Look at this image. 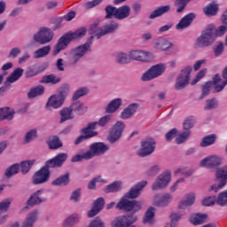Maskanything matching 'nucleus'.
I'll return each instance as SVG.
<instances>
[{
	"mask_svg": "<svg viewBox=\"0 0 227 227\" xmlns=\"http://www.w3.org/2000/svg\"><path fill=\"white\" fill-rule=\"evenodd\" d=\"M86 35V27H81L75 30L73 33H67L61 36L57 44L54 46L53 49V55L58 56L60 51H64L66 47H68V43L72 42V40H77L79 38H82Z\"/></svg>",
	"mask_w": 227,
	"mask_h": 227,
	"instance_id": "f257e3e1",
	"label": "nucleus"
},
{
	"mask_svg": "<svg viewBox=\"0 0 227 227\" xmlns=\"http://www.w3.org/2000/svg\"><path fill=\"white\" fill-rule=\"evenodd\" d=\"M215 27L211 24L201 31V34L195 41L196 47L205 49V47H210V45L215 42V34L214 33Z\"/></svg>",
	"mask_w": 227,
	"mask_h": 227,
	"instance_id": "f03ea898",
	"label": "nucleus"
},
{
	"mask_svg": "<svg viewBox=\"0 0 227 227\" xmlns=\"http://www.w3.org/2000/svg\"><path fill=\"white\" fill-rule=\"evenodd\" d=\"M92 40L93 36H91L84 44H82L71 50L69 54V62L71 63V65H75V63H77L81 59V58L86 55V52H88L90 47H91Z\"/></svg>",
	"mask_w": 227,
	"mask_h": 227,
	"instance_id": "7ed1b4c3",
	"label": "nucleus"
},
{
	"mask_svg": "<svg viewBox=\"0 0 227 227\" xmlns=\"http://www.w3.org/2000/svg\"><path fill=\"white\" fill-rule=\"evenodd\" d=\"M164 72H166V64L160 63L154 65L142 74L141 81H143L144 82H148V81H153V79L160 77V75H162Z\"/></svg>",
	"mask_w": 227,
	"mask_h": 227,
	"instance_id": "20e7f679",
	"label": "nucleus"
},
{
	"mask_svg": "<svg viewBox=\"0 0 227 227\" xmlns=\"http://www.w3.org/2000/svg\"><path fill=\"white\" fill-rule=\"evenodd\" d=\"M52 38H54V32L52 29L45 27H41L33 35V40L35 41L36 43H40V45H45V43L52 42Z\"/></svg>",
	"mask_w": 227,
	"mask_h": 227,
	"instance_id": "39448f33",
	"label": "nucleus"
},
{
	"mask_svg": "<svg viewBox=\"0 0 227 227\" xmlns=\"http://www.w3.org/2000/svg\"><path fill=\"white\" fill-rule=\"evenodd\" d=\"M171 170H165L156 177V180L152 184V190L160 191L166 189L171 184Z\"/></svg>",
	"mask_w": 227,
	"mask_h": 227,
	"instance_id": "423d86ee",
	"label": "nucleus"
},
{
	"mask_svg": "<svg viewBox=\"0 0 227 227\" xmlns=\"http://www.w3.org/2000/svg\"><path fill=\"white\" fill-rule=\"evenodd\" d=\"M215 177L220 180V183L211 185L209 191H213V192H219V191L223 189L224 185L227 184V166L216 168Z\"/></svg>",
	"mask_w": 227,
	"mask_h": 227,
	"instance_id": "0eeeda50",
	"label": "nucleus"
},
{
	"mask_svg": "<svg viewBox=\"0 0 227 227\" xmlns=\"http://www.w3.org/2000/svg\"><path fill=\"white\" fill-rule=\"evenodd\" d=\"M155 56L151 51L143 50H133L129 51V59L140 61L141 63H150L153 61Z\"/></svg>",
	"mask_w": 227,
	"mask_h": 227,
	"instance_id": "6e6552de",
	"label": "nucleus"
},
{
	"mask_svg": "<svg viewBox=\"0 0 227 227\" xmlns=\"http://www.w3.org/2000/svg\"><path fill=\"white\" fill-rule=\"evenodd\" d=\"M117 208L119 210H125L126 212H137L141 210L143 204L140 201L137 200H129L128 199L122 198L118 203H117Z\"/></svg>",
	"mask_w": 227,
	"mask_h": 227,
	"instance_id": "1a4fd4ad",
	"label": "nucleus"
},
{
	"mask_svg": "<svg viewBox=\"0 0 227 227\" xmlns=\"http://www.w3.org/2000/svg\"><path fill=\"white\" fill-rule=\"evenodd\" d=\"M222 164L223 158L219 155L212 154L202 159L200 166V168H206V169H217Z\"/></svg>",
	"mask_w": 227,
	"mask_h": 227,
	"instance_id": "9d476101",
	"label": "nucleus"
},
{
	"mask_svg": "<svg viewBox=\"0 0 227 227\" xmlns=\"http://www.w3.org/2000/svg\"><path fill=\"white\" fill-rule=\"evenodd\" d=\"M155 152V140L153 138H145L141 142V148L137 152L139 157H148Z\"/></svg>",
	"mask_w": 227,
	"mask_h": 227,
	"instance_id": "9b49d317",
	"label": "nucleus"
},
{
	"mask_svg": "<svg viewBox=\"0 0 227 227\" xmlns=\"http://www.w3.org/2000/svg\"><path fill=\"white\" fill-rule=\"evenodd\" d=\"M109 150V146L103 142H96L90 145L89 150H87V154L89 155V159H93V157H100V155H104L106 152Z\"/></svg>",
	"mask_w": 227,
	"mask_h": 227,
	"instance_id": "f8f14e48",
	"label": "nucleus"
},
{
	"mask_svg": "<svg viewBox=\"0 0 227 227\" xmlns=\"http://www.w3.org/2000/svg\"><path fill=\"white\" fill-rule=\"evenodd\" d=\"M191 72H192V67L187 66L185 67L181 73L178 74L176 82V90H182L185 88L187 84H189V81L191 79Z\"/></svg>",
	"mask_w": 227,
	"mask_h": 227,
	"instance_id": "ddd939ff",
	"label": "nucleus"
},
{
	"mask_svg": "<svg viewBox=\"0 0 227 227\" xmlns=\"http://www.w3.org/2000/svg\"><path fill=\"white\" fill-rule=\"evenodd\" d=\"M173 201V194L167 193H158L155 194L153 200V205L154 207H159L160 208H166V207H169L171 202Z\"/></svg>",
	"mask_w": 227,
	"mask_h": 227,
	"instance_id": "4468645a",
	"label": "nucleus"
},
{
	"mask_svg": "<svg viewBox=\"0 0 227 227\" xmlns=\"http://www.w3.org/2000/svg\"><path fill=\"white\" fill-rule=\"evenodd\" d=\"M137 221V216L135 215H120L114 218L112 222L113 227H129Z\"/></svg>",
	"mask_w": 227,
	"mask_h": 227,
	"instance_id": "2eb2a0df",
	"label": "nucleus"
},
{
	"mask_svg": "<svg viewBox=\"0 0 227 227\" xmlns=\"http://www.w3.org/2000/svg\"><path fill=\"white\" fill-rule=\"evenodd\" d=\"M145 185H148V181L143 180L137 183L122 198H125V200H136V198H139Z\"/></svg>",
	"mask_w": 227,
	"mask_h": 227,
	"instance_id": "dca6fc26",
	"label": "nucleus"
},
{
	"mask_svg": "<svg viewBox=\"0 0 227 227\" xmlns=\"http://www.w3.org/2000/svg\"><path fill=\"white\" fill-rule=\"evenodd\" d=\"M125 129V123L123 121H117L114 127L112 128L109 136H108V141L109 143H116V141L120 140V137H121V134H123V130Z\"/></svg>",
	"mask_w": 227,
	"mask_h": 227,
	"instance_id": "f3484780",
	"label": "nucleus"
},
{
	"mask_svg": "<svg viewBox=\"0 0 227 227\" xmlns=\"http://www.w3.org/2000/svg\"><path fill=\"white\" fill-rule=\"evenodd\" d=\"M49 168L50 167H47L46 163L45 167L37 171L33 176V184L38 185L40 184H45V182H49V177L51 176Z\"/></svg>",
	"mask_w": 227,
	"mask_h": 227,
	"instance_id": "a211bd4d",
	"label": "nucleus"
},
{
	"mask_svg": "<svg viewBox=\"0 0 227 227\" xmlns=\"http://www.w3.org/2000/svg\"><path fill=\"white\" fill-rule=\"evenodd\" d=\"M172 45L173 43L163 36L156 38L153 43V49L156 51H162L163 52L169 51V48L172 47Z\"/></svg>",
	"mask_w": 227,
	"mask_h": 227,
	"instance_id": "6ab92c4d",
	"label": "nucleus"
},
{
	"mask_svg": "<svg viewBox=\"0 0 227 227\" xmlns=\"http://www.w3.org/2000/svg\"><path fill=\"white\" fill-rule=\"evenodd\" d=\"M196 201V193L190 192L184 196V199L179 202V210L189 212V207H192Z\"/></svg>",
	"mask_w": 227,
	"mask_h": 227,
	"instance_id": "aec40b11",
	"label": "nucleus"
},
{
	"mask_svg": "<svg viewBox=\"0 0 227 227\" xmlns=\"http://www.w3.org/2000/svg\"><path fill=\"white\" fill-rule=\"evenodd\" d=\"M67 159H68V154L65 153H59L53 159L49 160L46 162V167L47 168H61V166H63Z\"/></svg>",
	"mask_w": 227,
	"mask_h": 227,
	"instance_id": "412c9836",
	"label": "nucleus"
},
{
	"mask_svg": "<svg viewBox=\"0 0 227 227\" xmlns=\"http://www.w3.org/2000/svg\"><path fill=\"white\" fill-rule=\"evenodd\" d=\"M44 190L41 189L36 191L34 194L31 195V197L27 200V205L28 207H35V205H40V203H43L47 201V199L45 198H40L42 194H43Z\"/></svg>",
	"mask_w": 227,
	"mask_h": 227,
	"instance_id": "4be33fe9",
	"label": "nucleus"
},
{
	"mask_svg": "<svg viewBox=\"0 0 227 227\" xmlns=\"http://www.w3.org/2000/svg\"><path fill=\"white\" fill-rule=\"evenodd\" d=\"M196 19V15L194 13H189L185 15L176 26V29L177 31H184V29H187L191 24H192V20Z\"/></svg>",
	"mask_w": 227,
	"mask_h": 227,
	"instance_id": "5701e85b",
	"label": "nucleus"
},
{
	"mask_svg": "<svg viewBox=\"0 0 227 227\" xmlns=\"http://www.w3.org/2000/svg\"><path fill=\"white\" fill-rule=\"evenodd\" d=\"M137 109H139V104L132 103L129 105L121 113V118L122 120H129V118H132V116H134V114H136V113L137 112Z\"/></svg>",
	"mask_w": 227,
	"mask_h": 227,
	"instance_id": "b1692460",
	"label": "nucleus"
},
{
	"mask_svg": "<svg viewBox=\"0 0 227 227\" xmlns=\"http://www.w3.org/2000/svg\"><path fill=\"white\" fill-rule=\"evenodd\" d=\"M63 104H65V102L54 94L48 98L46 107L50 111L52 109H61V107H63Z\"/></svg>",
	"mask_w": 227,
	"mask_h": 227,
	"instance_id": "393cba45",
	"label": "nucleus"
},
{
	"mask_svg": "<svg viewBox=\"0 0 227 227\" xmlns=\"http://www.w3.org/2000/svg\"><path fill=\"white\" fill-rule=\"evenodd\" d=\"M123 104V99L117 98L113 99L111 102L108 103V105L106 106L105 111L106 113H108V114H113L121 107Z\"/></svg>",
	"mask_w": 227,
	"mask_h": 227,
	"instance_id": "a878e982",
	"label": "nucleus"
},
{
	"mask_svg": "<svg viewBox=\"0 0 227 227\" xmlns=\"http://www.w3.org/2000/svg\"><path fill=\"white\" fill-rule=\"evenodd\" d=\"M36 221H38V209H34L27 214L22 227H34Z\"/></svg>",
	"mask_w": 227,
	"mask_h": 227,
	"instance_id": "bb28decb",
	"label": "nucleus"
},
{
	"mask_svg": "<svg viewBox=\"0 0 227 227\" xmlns=\"http://www.w3.org/2000/svg\"><path fill=\"white\" fill-rule=\"evenodd\" d=\"M144 224H147L148 226H153L155 224V207H150L143 218Z\"/></svg>",
	"mask_w": 227,
	"mask_h": 227,
	"instance_id": "cd10ccee",
	"label": "nucleus"
},
{
	"mask_svg": "<svg viewBox=\"0 0 227 227\" xmlns=\"http://www.w3.org/2000/svg\"><path fill=\"white\" fill-rule=\"evenodd\" d=\"M60 115V123H65V121H68L70 120H74V112L72 110V107H64L59 111Z\"/></svg>",
	"mask_w": 227,
	"mask_h": 227,
	"instance_id": "c85d7f7f",
	"label": "nucleus"
},
{
	"mask_svg": "<svg viewBox=\"0 0 227 227\" xmlns=\"http://www.w3.org/2000/svg\"><path fill=\"white\" fill-rule=\"evenodd\" d=\"M73 113H75L76 114H79L82 116V114H84L88 111V106L84 105L82 101H74L70 106Z\"/></svg>",
	"mask_w": 227,
	"mask_h": 227,
	"instance_id": "c756f323",
	"label": "nucleus"
},
{
	"mask_svg": "<svg viewBox=\"0 0 227 227\" xmlns=\"http://www.w3.org/2000/svg\"><path fill=\"white\" fill-rule=\"evenodd\" d=\"M207 219H208V215L206 214H193L190 217V223L193 224V226H200V224H203L207 222Z\"/></svg>",
	"mask_w": 227,
	"mask_h": 227,
	"instance_id": "7c9ffc66",
	"label": "nucleus"
},
{
	"mask_svg": "<svg viewBox=\"0 0 227 227\" xmlns=\"http://www.w3.org/2000/svg\"><path fill=\"white\" fill-rule=\"evenodd\" d=\"M130 15V7L129 5H122L117 8V12L115 13V19L117 20H123L129 17Z\"/></svg>",
	"mask_w": 227,
	"mask_h": 227,
	"instance_id": "2f4dec72",
	"label": "nucleus"
},
{
	"mask_svg": "<svg viewBox=\"0 0 227 227\" xmlns=\"http://www.w3.org/2000/svg\"><path fill=\"white\" fill-rule=\"evenodd\" d=\"M79 221H81V215L77 213H73L64 220L63 227H74Z\"/></svg>",
	"mask_w": 227,
	"mask_h": 227,
	"instance_id": "473e14b6",
	"label": "nucleus"
},
{
	"mask_svg": "<svg viewBox=\"0 0 227 227\" xmlns=\"http://www.w3.org/2000/svg\"><path fill=\"white\" fill-rule=\"evenodd\" d=\"M203 12L207 17H215L217 12H219V4L212 2L203 8Z\"/></svg>",
	"mask_w": 227,
	"mask_h": 227,
	"instance_id": "72a5a7b5",
	"label": "nucleus"
},
{
	"mask_svg": "<svg viewBox=\"0 0 227 227\" xmlns=\"http://www.w3.org/2000/svg\"><path fill=\"white\" fill-rule=\"evenodd\" d=\"M13 116H15V110L13 108H0V121L7 120L8 121H11V120H13Z\"/></svg>",
	"mask_w": 227,
	"mask_h": 227,
	"instance_id": "f704fd0d",
	"label": "nucleus"
},
{
	"mask_svg": "<svg viewBox=\"0 0 227 227\" xmlns=\"http://www.w3.org/2000/svg\"><path fill=\"white\" fill-rule=\"evenodd\" d=\"M169 10H171L170 5L160 6L150 13L149 19L153 20V19H157L159 17H162V15H164V13H168V12H169Z\"/></svg>",
	"mask_w": 227,
	"mask_h": 227,
	"instance_id": "c9c22d12",
	"label": "nucleus"
},
{
	"mask_svg": "<svg viewBox=\"0 0 227 227\" xmlns=\"http://www.w3.org/2000/svg\"><path fill=\"white\" fill-rule=\"evenodd\" d=\"M95 129H97V123H89L88 126L82 129L84 137L86 139H90V137H95V136H98V132L95 131Z\"/></svg>",
	"mask_w": 227,
	"mask_h": 227,
	"instance_id": "e433bc0d",
	"label": "nucleus"
},
{
	"mask_svg": "<svg viewBox=\"0 0 227 227\" xmlns=\"http://www.w3.org/2000/svg\"><path fill=\"white\" fill-rule=\"evenodd\" d=\"M68 184H70V176L68 174L60 176L51 182V185L55 187H67Z\"/></svg>",
	"mask_w": 227,
	"mask_h": 227,
	"instance_id": "4c0bfd02",
	"label": "nucleus"
},
{
	"mask_svg": "<svg viewBox=\"0 0 227 227\" xmlns=\"http://www.w3.org/2000/svg\"><path fill=\"white\" fill-rule=\"evenodd\" d=\"M51 52V45L43 46L39 49H37L33 53V58L35 59H40L42 58H45V56H49Z\"/></svg>",
	"mask_w": 227,
	"mask_h": 227,
	"instance_id": "58836bf2",
	"label": "nucleus"
},
{
	"mask_svg": "<svg viewBox=\"0 0 227 227\" xmlns=\"http://www.w3.org/2000/svg\"><path fill=\"white\" fill-rule=\"evenodd\" d=\"M89 33L94 35L97 38H102L104 36V28L98 27V21L92 23L89 28Z\"/></svg>",
	"mask_w": 227,
	"mask_h": 227,
	"instance_id": "ea45409f",
	"label": "nucleus"
},
{
	"mask_svg": "<svg viewBox=\"0 0 227 227\" xmlns=\"http://www.w3.org/2000/svg\"><path fill=\"white\" fill-rule=\"evenodd\" d=\"M115 61L120 65H129L130 63V56L124 51L115 53Z\"/></svg>",
	"mask_w": 227,
	"mask_h": 227,
	"instance_id": "a19ab883",
	"label": "nucleus"
},
{
	"mask_svg": "<svg viewBox=\"0 0 227 227\" xmlns=\"http://www.w3.org/2000/svg\"><path fill=\"white\" fill-rule=\"evenodd\" d=\"M215 82H214V77L212 82H207L202 86V96L201 98H205L207 95H210V91H212V88H215V93H220L221 91H217L215 90Z\"/></svg>",
	"mask_w": 227,
	"mask_h": 227,
	"instance_id": "79ce46f5",
	"label": "nucleus"
},
{
	"mask_svg": "<svg viewBox=\"0 0 227 227\" xmlns=\"http://www.w3.org/2000/svg\"><path fill=\"white\" fill-rule=\"evenodd\" d=\"M74 19H75V12L71 11V12H67V14L62 16L57 21V24L55 26V29H59V27H61V22H70V21L74 20Z\"/></svg>",
	"mask_w": 227,
	"mask_h": 227,
	"instance_id": "37998d69",
	"label": "nucleus"
},
{
	"mask_svg": "<svg viewBox=\"0 0 227 227\" xmlns=\"http://www.w3.org/2000/svg\"><path fill=\"white\" fill-rule=\"evenodd\" d=\"M120 27V24L116 21H111L110 23L106 24L103 26V36L105 35H109L111 33H114Z\"/></svg>",
	"mask_w": 227,
	"mask_h": 227,
	"instance_id": "c03bdc74",
	"label": "nucleus"
},
{
	"mask_svg": "<svg viewBox=\"0 0 227 227\" xmlns=\"http://www.w3.org/2000/svg\"><path fill=\"white\" fill-rule=\"evenodd\" d=\"M24 74V70L22 67L16 68L9 77H7L8 82H16V81H19L20 77H22Z\"/></svg>",
	"mask_w": 227,
	"mask_h": 227,
	"instance_id": "a18cd8bd",
	"label": "nucleus"
},
{
	"mask_svg": "<svg viewBox=\"0 0 227 227\" xmlns=\"http://www.w3.org/2000/svg\"><path fill=\"white\" fill-rule=\"evenodd\" d=\"M123 185V182L115 181L106 187V192H118L121 191V187Z\"/></svg>",
	"mask_w": 227,
	"mask_h": 227,
	"instance_id": "49530a36",
	"label": "nucleus"
},
{
	"mask_svg": "<svg viewBox=\"0 0 227 227\" xmlns=\"http://www.w3.org/2000/svg\"><path fill=\"white\" fill-rule=\"evenodd\" d=\"M38 137V129H29L24 136V143L29 144L32 141H35Z\"/></svg>",
	"mask_w": 227,
	"mask_h": 227,
	"instance_id": "de8ad7c7",
	"label": "nucleus"
},
{
	"mask_svg": "<svg viewBox=\"0 0 227 227\" xmlns=\"http://www.w3.org/2000/svg\"><path fill=\"white\" fill-rule=\"evenodd\" d=\"M191 137V130H185L184 132H178L177 136L176 137V145H182L187 141Z\"/></svg>",
	"mask_w": 227,
	"mask_h": 227,
	"instance_id": "09e8293b",
	"label": "nucleus"
},
{
	"mask_svg": "<svg viewBox=\"0 0 227 227\" xmlns=\"http://www.w3.org/2000/svg\"><path fill=\"white\" fill-rule=\"evenodd\" d=\"M216 139H217V137L214 134L206 136L202 138V141L200 142V146H202V148H207V146H211V145H214V143H215Z\"/></svg>",
	"mask_w": 227,
	"mask_h": 227,
	"instance_id": "8fccbe9b",
	"label": "nucleus"
},
{
	"mask_svg": "<svg viewBox=\"0 0 227 227\" xmlns=\"http://www.w3.org/2000/svg\"><path fill=\"white\" fill-rule=\"evenodd\" d=\"M13 203V199L6 198L0 201V213L6 214L10 210V207Z\"/></svg>",
	"mask_w": 227,
	"mask_h": 227,
	"instance_id": "3c124183",
	"label": "nucleus"
},
{
	"mask_svg": "<svg viewBox=\"0 0 227 227\" xmlns=\"http://www.w3.org/2000/svg\"><path fill=\"white\" fill-rule=\"evenodd\" d=\"M44 91L45 88L43 86H36L28 92V98H35V97H40V95H43Z\"/></svg>",
	"mask_w": 227,
	"mask_h": 227,
	"instance_id": "603ef678",
	"label": "nucleus"
},
{
	"mask_svg": "<svg viewBox=\"0 0 227 227\" xmlns=\"http://www.w3.org/2000/svg\"><path fill=\"white\" fill-rule=\"evenodd\" d=\"M48 145L51 150H58V148L63 146V143H61V140L58 137H50Z\"/></svg>",
	"mask_w": 227,
	"mask_h": 227,
	"instance_id": "864d4df0",
	"label": "nucleus"
},
{
	"mask_svg": "<svg viewBox=\"0 0 227 227\" xmlns=\"http://www.w3.org/2000/svg\"><path fill=\"white\" fill-rule=\"evenodd\" d=\"M61 81L60 77H58L54 74H49L46 76H43L41 80V82H44L45 84H58Z\"/></svg>",
	"mask_w": 227,
	"mask_h": 227,
	"instance_id": "5fc2aeb1",
	"label": "nucleus"
},
{
	"mask_svg": "<svg viewBox=\"0 0 227 227\" xmlns=\"http://www.w3.org/2000/svg\"><path fill=\"white\" fill-rule=\"evenodd\" d=\"M35 160H29L27 161H22L20 165V168L21 169V173L23 175H26L27 173H29V170L31 168H33V165L35 164Z\"/></svg>",
	"mask_w": 227,
	"mask_h": 227,
	"instance_id": "6e6d98bb",
	"label": "nucleus"
},
{
	"mask_svg": "<svg viewBox=\"0 0 227 227\" xmlns=\"http://www.w3.org/2000/svg\"><path fill=\"white\" fill-rule=\"evenodd\" d=\"M70 91V89L67 85L62 86L57 94H55L62 102H65L67 100V97H68V93Z\"/></svg>",
	"mask_w": 227,
	"mask_h": 227,
	"instance_id": "4d7b16f0",
	"label": "nucleus"
},
{
	"mask_svg": "<svg viewBox=\"0 0 227 227\" xmlns=\"http://www.w3.org/2000/svg\"><path fill=\"white\" fill-rule=\"evenodd\" d=\"M90 92V89L88 87H81L76 91H74L73 95V100H79L81 97H84V95H88Z\"/></svg>",
	"mask_w": 227,
	"mask_h": 227,
	"instance_id": "13d9d810",
	"label": "nucleus"
},
{
	"mask_svg": "<svg viewBox=\"0 0 227 227\" xmlns=\"http://www.w3.org/2000/svg\"><path fill=\"white\" fill-rule=\"evenodd\" d=\"M217 106H219V102L215 98H211L206 100V104L204 106L205 111H212L214 109H217Z\"/></svg>",
	"mask_w": 227,
	"mask_h": 227,
	"instance_id": "bf43d9fd",
	"label": "nucleus"
},
{
	"mask_svg": "<svg viewBox=\"0 0 227 227\" xmlns=\"http://www.w3.org/2000/svg\"><path fill=\"white\" fill-rule=\"evenodd\" d=\"M19 169H20V164L15 163L12 166H11L9 168L5 171V176L7 178H10V176H13V175H17L19 173Z\"/></svg>",
	"mask_w": 227,
	"mask_h": 227,
	"instance_id": "052dcab7",
	"label": "nucleus"
},
{
	"mask_svg": "<svg viewBox=\"0 0 227 227\" xmlns=\"http://www.w3.org/2000/svg\"><path fill=\"white\" fill-rule=\"evenodd\" d=\"M82 194V192L81 191V188L73 191L69 197L70 201H72V203H79V201H81Z\"/></svg>",
	"mask_w": 227,
	"mask_h": 227,
	"instance_id": "680f3d73",
	"label": "nucleus"
},
{
	"mask_svg": "<svg viewBox=\"0 0 227 227\" xmlns=\"http://www.w3.org/2000/svg\"><path fill=\"white\" fill-rule=\"evenodd\" d=\"M113 120V114H106L101 117L98 121H94L96 123V127L98 125L99 127H106L107 123H109Z\"/></svg>",
	"mask_w": 227,
	"mask_h": 227,
	"instance_id": "e2e57ef3",
	"label": "nucleus"
},
{
	"mask_svg": "<svg viewBox=\"0 0 227 227\" xmlns=\"http://www.w3.org/2000/svg\"><path fill=\"white\" fill-rule=\"evenodd\" d=\"M196 123V118L193 116L187 117L183 124L184 130H191L192 127H194V124Z\"/></svg>",
	"mask_w": 227,
	"mask_h": 227,
	"instance_id": "0e129e2a",
	"label": "nucleus"
},
{
	"mask_svg": "<svg viewBox=\"0 0 227 227\" xmlns=\"http://www.w3.org/2000/svg\"><path fill=\"white\" fill-rule=\"evenodd\" d=\"M174 175H183V176H191L192 175V171L189 169L187 167H179L174 171Z\"/></svg>",
	"mask_w": 227,
	"mask_h": 227,
	"instance_id": "69168bd1",
	"label": "nucleus"
},
{
	"mask_svg": "<svg viewBox=\"0 0 227 227\" xmlns=\"http://www.w3.org/2000/svg\"><path fill=\"white\" fill-rule=\"evenodd\" d=\"M217 205H220L221 207H224V205H227V190L222 192L216 200Z\"/></svg>",
	"mask_w": 227,
	"mask_h": 227,
	"instance_id": "338daca9",
	"label": "nucleus"
},
{
	"mask_svg": "<svg viewBox=\"0 0 227 227\" xmlns=\"http://www.w3.org/2000/svg\"><path fill=\"white\" fill-rule=\"evenodd\" d=\"M89 227H106V224L100 217H96L90 223Z\"/></svg>",
	"mask_w": 227,
	"mask_h": 227,
	"instance_id": "774afa93",
	"label": "nucleus"
}]
</instances>
